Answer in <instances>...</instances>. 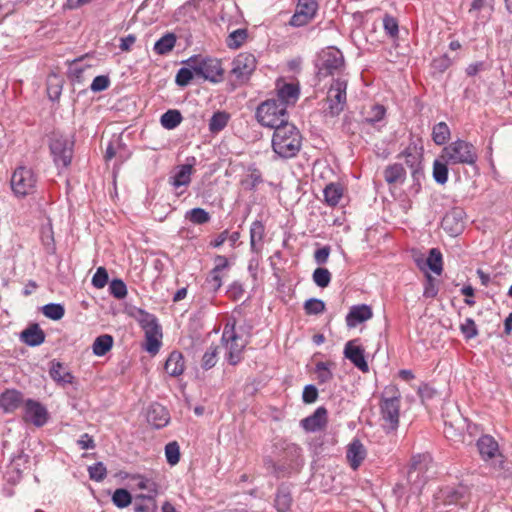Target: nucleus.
I'll return each mask as SVG.
<instances>
[{
    "label": "nucleus",
    "mask_w": 512,
    "mask_h": 512,
    "mask_svg": "<svg viewBox=\"0 0 512 512\" xmlns=\"http://www.w3.org/2000/svg\"><path fill=\"white\" fill-rule=\"evenodd\" d=\"M42 313L51 320H60L64 314L65 309L62 304L59 303H49L42 307Z\"/></svg>",
    "instance_id": "47"
},
{
    "label": "nucleus",
    "mask_w": 512,
    "mask_h": 512,
    "mask_svg": "<svg viewBox=\"0 0 512 512\" xmlns=\"http://www.w3.org/2000/svg\"><path fill=\"white\" fill-rule=\"evenodd\" d=\"M466 219V212L462 207H452L444 215L442 224H458Z\"/></svg>",
    "instance_id": "43"
},
{
    "label": "nucleus",
    "mask_w": 512,
    "mask_h": 512,
    "mask_svg": "<svg viewBox=\"0 0 512 512\" xmlns=\"http://www.w3.org/2000/svg\"><path fill=\"white\" fill-rule=\"evenodd\" d=\"M257 121L265 127L274 128L288 122L287 108L279 104L276 99H269L261 103L256 110Z\"/></svg>",
    "instance_id": "5"
},
{
    "label": "nucleus",
    "mask_w": 512,
    "mask_h": 512,
    "mask_svg": "<svg viewBox=\"0 0 512 512\" xmlns=\"http://www.w3.org/2000/svg\"><path fill=\"white\" fill-rule=\"evenodd\" d=\"M109 291L116 299H124L127 296L126 284L121 279H113L109 285Z\"/></svg>",
    "instance_id": "53"
},
{
    "label": "nucleus",
    "mask_w": 512,
    "mask_h": 512,
    "mask_svg": "<svg viewBox=\"0 0 512 512\" xmlns=\"http://www.w3.org/2000/svg\"><path fill=\"white\" fill-rule=\"evenodd\" d=\"M73 146L74 141L71 138L53 134L50 140V151L58 167L66 168L70 165L73 157Z\"/></svg>",
    "instance_id": "10"
},
{
    "label": "nucleus",
    "mask_w": 512,
    "mask_h": 512,
    "mask_svg": "<svg viewBox=\"0 0 512 512\" xmlns=\"http://www.w3.org/2000/svg\"><path fill=\"white\" fill-rule=\"evenodd\" d=\"M257 67L256 57L249 52L238 54L232 61L231 76L240 84L247 82Z\"/></svg>",
    "instance_id": "11"
},
{
    "label": "nucleus",
    "mask_w": 512,
    "mask_h": 512,
    "mask_svg": "<svg viewBox=\"0 0 512 512\" xmlns=\"http://www.w3.org/2000/svg\"><path fill=\"white\" fill-rule=\"evenodd\" d=\"M271 143L274 153L280 158H293L301 150L302 135L294 124L284 123L274 130Z\"/></svg>",
    "instance_id": "1"
},
{
    "label": "nucleus",
    "mask_w": 512,
    "mask_h": 512,
    "mask_svg": "<svg viewBox=\"0 0 512 512\" xmlns=\"http://www.w3.org/2000/svg\"><path fill=\"white\" fill-rule=\"evenodd\" d=\"M165 456L168 464L176 465L180 460V447L176 441L169 442L165 446Z\"/></svg>",
    "instance_id": "50"
},
{
    "label": "nucleus",
    "mask_w": 512,
    "mask_h": 512,
    "mask_svg": "<svg viewBox=\"0 0 512 512\" xmlns=\"http://www.w3.org/2000/svg\"><path fill=\"white\" fill-rule=\"evenodd\" d=\"M366 457V449L359 439H353L347 446L346 458L353 470H357Z\"/></svg>",
    "instance_id": "21"
},
{
    "label": "nucleus",
    "mask_w": 512,
    "mask_h": 512,
    "mask_svg": "<svg viewBox=\"0 0 512 512\" xmlns=\"http://www.w3.org/2000/svg\"><path fill=\"white\" fill-rule=\"evenodd\" d=\"M37 177L32 168L26 166L17 167L10 179L11 189L18 198H25L34 194Z\"/></svg>",
    "instance_id": "8"
},
{
    "label": "nucleus",
    "mask_w": 512,
    "mask_h": 512,
    "mask_svg": "<svg viewBox=\"0 0 512 512\" xmlns=\"http://www.w3.org/2000/svg\"><path fill=\"white\" fill-rule=\"evenodd\" d=\"M229 121V114L225 111H218L213 114L209 121V130L212 133H218L223 130Z\"/></svg>",
    "instance_id": "40"
},
{
    "label": "nucleus",
    "mask_w": 512,
    "mask_h": 512,
    "mask_svg": "<svg viewBox=\"0 0 512 512\" xmlns=\"http://www.w3.org/2000/svg\"><path fill=\"white\" fill-rule=\"evenodd\" d=\"M323 194L325 202L330 206H335L342 199L344 188L340 183H330L324 188Z\"/></svg>",
    "instance_id": "34"
},
{
    "label": "nucleus",
    "mask_w": 512,
    "mask_h": 512,
    "mask_svg": "<svg viewBox=\"0 0 512 512\" xmlns=\"http://www.w3.org/2000/svg\"><path fill=\"white\" fill-rule=\"evenodd\" d=\"M384 178L388 184L403 183L406 178V171L401 164L394 163L385 168Z\"/></svg>",
    "instance_id": "33"
},
{
    "label": "nucleus",
    "mask_w": 512,
    "mask_h": 512,
    "mask_svg": "<svg viewBox=\"0 0 512 512\" xmlns=\"http://www.w3.org/2000/svg\"><path fill=\"white\" fill-rule=\"evenodd\" d=\"M186 63L197 76L204 80L214 84L223 81L225 71L217 58L193 56Z\"/></svg>",
    "instance_id": "4"
},
{
    "label": "nucleus",
    "mask_w": 512,
    "mask_h": 512,
    "mask_svg": "<svg viewBox=\"0 0 512 512\" xmlns=\"http://www.w3.org/2000/svg\"><path fill=\"white\" fill-rule=\"evenodd\" d=\"M292 504V497L289 491L278 489L275 496V508L278 512H287Z\"/></svg>",
    "instance_id": "41"
},
{
    "label": "nucleus",
    "mask_w": 512,
    "mask_h": 512,
    "mask_svg": "<svg viewBox=\"0 0 512 512\" xmlns=\"http://www.w3.org/2000/svg\"><path fill=\"white\" fill-rule=\"evenodd\" d=\"M347 80L337 78L331 84L327 92V110L331 116L339 115L346 105Z\"/></svg>",
    "instance_id": "12"
},
{
    "label": "nucleus",
    "mask_w": 512,
    "mask_h": 512,
    "mask_svg": "<svg viewBox=\"0 0 512 512\" xmlns=\"http://www.w3.org/2000/svg\"><path fill=\"white\" fill-rule=\"evenodd\" d=\"M438 293V288L435 284L434 278L430 274H426V281L424 284L423 296L425 298H434Z\"/></svg>",
    "instance_id": "60"
},
{
    "label": "nucleus",
    "mask_w": 512,
    "mask_h": 512,
    "mask_svg": "<svg viewBox=\"0 0 512 512\" xmlns=\"http://www.w3.org/2000/svg\"><path fill=\"white\" fill-rule=\"evenodd\" d=\"M182 119V115L178 110L171 109L161 116L160 123L165 129L172 130L182 122Z\"/></svg>",
    "instance_id": "39"
},
{
    "label": "nucleus",
    "mask_w": 512,
    "mask_h": 512,
    "mask_svg": "<svg viewBox=\"0 0 512 512\" xmlns=\"http://www.w3.org/2000/svg\"><path fill=\"white\" fill-rule=\"evenodd\" d=\"M265 226H251L250 237H251V248L255 252H259L262 249L264 242Z\"/></svg>",
    "instance_id": "44"
},
{
    "label": "nucleus",
    "mask_w": 512,
    "mask_h": 512,
    "mask_svg": "<svg viewBox=\"0 0 512 512\" xmlns=\"http://www.w3.org/2000/svg\"><path fill=\"white\" fill-rule=\"evenodd\" d=\"M304 310L307 315H318L325 311V303L316 298H311L304 303Z\"/></svg>",
    "instance_id": "52"
},
{
    "label": "nucleus",
    "mask_w": 512,
    "mask_h": 512,
    "mask_svg": "<svg viewBox=\"0 0 512 512\" xmlns=\"http://www.w3.org/2000/svg\"><path fill=\"white\" fill-rule=\"evenodd\" d=\"M327 409L318 407L314 413L301 420L300 425L306 432H316L324 429L328 423Z\"/></svg>",
    "instance_id": "19"
},
{
    "label": "nucleus",
    "mask_w": 512,
    "mask_h": 512,
    "mask_svg": "<svg viewBox=\"0 0 512 512\" xmlns=\"http://www.w3.org/2000/svg\"><path fill=\"white\" fill-rule=\"evenodd\" d=\"M153 494H138L135 496L134 512H157L158 505Z\"/></svg>",
    "instance_id": "32"
},
{
    "label": "nucleus",
    "mask_w": 512,
    "mask_h": 512,
    "mask_svg": "<svg viewBox=\"0 0 512 512\" xmlns=\"http://www.w3.org/2000/svg\"><path fill=\"white\" fill-rule=\"evenodd\" d=\"M110 83L111 82H110V79L108 76L99 75L93 79V81L90 85V89L93 92H101V91L106 90L110 86Z\"/></svg>",
    "instance_id": "58"
},
{
    "label": "nucleus",
    "mask_w": 512,
    "mask_h": 512,
    "mask_svg": "<svg viewBox=\"0 0 512 512\" xmlns=\"http://www.w3.org/2000/svg\"><path fill=\"white\" fill-rule=\"evenodd\" d=\"M222 278L223 272L213 268L206 279L209 289L213 292H217L222 286Z\"/></svg>",
    "instance_id": "54"
},
{
    "label": "nucleus",
    "mask_w": 512,
    "mask_h": 512,
    "mask_svg": "<svg viewBox=\"0 0 512 512\" xmlns=\"http://www.w3.org/2000/svg\"><path fill=\"white\" fill-rule=\"evenodd\" d=\"M146 417L148 423L157 429L165 427L170 420L169 412L159 403H153L148 407Z\"/></svg>",
    "instance_id": "20"
},
{
    "label": "nucleus",
    "mask_w": 512,
    "mask_h": 512,
    "mask_svg": "<svg viewBox=\"0 0 512 512\" xmlns=\"http://www.w3.org/2000/svg\"><path fill=\"white\" fill-rule=\"evenodd\" d=\"M358 340L348 341L344 348V356L362 372H368L369 366L365 360L364 349L357 344Z\"/></svg>",
    "instance_id": "18"
},
{
    "label": "nucleus",
    "mask_w": 512,
    "mask_h": 512,
    "mask_svg": "<svg viewBox=\"0 0 512 512\" xmlns=\"http://www.w3.org/2000/svg\"><path fill=\"white\" fill-rule=\"evenodd\" d=\"M477 448L483 461L494 466L501 467L504 456L499 450L498 442L490 435H483L477 440Z\"/></svg>",
    "instance_id": "13"
},
{
    "label": "nucleus",
    "mask_w": 512,
    "mask_h": 512,
    "mask_svg": "<svg viewBox=\"0 0 512 512\" xmlns=\"http://www.w3.org/2000/svg\"><path fill=\"white\" fill-rule=\"evenodd\" d=\"M127 479L134 482V487L138 490H146L147 494H153L154 496H158L159 494V484L153 480L152 478L147 477L142 474H128L126 476Z\"/></svg>",
    "instance_id": "26"
},
{
    "label": "nucleus",
    "mask_w": 512,
    "mask_h": 512,
    "mask_svg": "<svg viewBox=\"0 0 512 512\" xmlns=\"http://www.w3.org/2000/svg\"><path fill=\"white\" fill-rule=\"evenodd\" d=\"M277 101L279 104L293 106L299 99L300 87L298 83H287L283 79L276 81Z\"/></svg>",
    "instance_id": "17"
},
{
    "label": "nucleus",
    "mask_w": 512,
    "mask_h": 512,
    "mask_svg": "<svg viewBox=\"0 0 512 512\" xmlns=\"http://www.w3.org/2000/svg\"><path fill=\"white\" fill-rule=\"evenodd\" d=\"M193 170L192 164L179 165L175 174L170 177V183L175 188L189 185Z\"/></svg>",
    "instance_id": "31"
},
{
    "label": "nucleus",
    "mask_w": 512,
    "mask_h": 512,
    "mask_svg": "<svg viewBox=\"0 0 512 512\" xmlns=\"http://www.w3.org/2000/svg\"><path fill=\"white\" fill-rule=\"evenodd\" d=\"M113 337L109 334L98 336L92 345L93 353L96 356H104L113 347Z\"/></svg>",
    "instance_id": "35"
},
{
    "label": "nucleus",
    "mask_w": 512,
    "mask_h": 512,
    "mask_svg": "<svg viewBox=\"0 0 512 512\" xmlns=\"http://www.w3.org/2000/svg\"><path fill=\"white\" fill-rule=\"evenodd\" d=\"M401 395L397 388H385L380 401L382 426L387 432L395 431L399 426Z\"/></svg>",
    "instance_id": "2"
},
{
    "label": "nucleus",
    "mask_w": 512,
    "mask_h": 512,
    "mask_svg": "<svg viewBox=\"0 0 512 512\" xmlns=\"http://www.w3.org/2000/svg\"><path fill=\"white\" fill-rule=\"evenodd\" d=\"M185 218L193 224H205L210 221V214L202 208H193L187 211Z\"/></svg>",
    "instance_id": "46"
},
{
    "label": "nucleus",
    "mask_w": 512,
    "mask_h": 512,
    "mask_svg": "<svg viewBox=\"0 0 512 512\" xmlns=\"http://www.w3.org/2000/svg\"><path fill=\"white\" fill-rule=\"evenodd\" d=\"M131 493L124 488H118L112 495V502L117 508H126L132 503Z\"/></svg>",
    "instance_id": "42"
},
{
    "label": "nucleus",
    "mask_w": 512,
    "mask_h": 512,
    "mask_svg": "<svg viewBox=\"0 0 512 512\" xmlns=\"http://www.w3.org/2000/svg\"><path fill=\"white\" fill-rule=\"evenodd\" d=\"M50 377L60 386L72 384L74 376L66 370L61 362L53 360L49 369Z\"/></svg>",
    "instance_id": "27"
},
{
    "label": "nucleus",
    "mask_w": 512,
    "mask_h": 512,
    "mask_svg": "<svg viewBox=\"0 0 512 512\" xmlns=\"http://www.w3.org/2000/svg\"><path fill=\"white\" fill-rule=\"evenodd\" d=\"M141 327L145 332V350L150 354L158 353L161 346L162 330L154 315L141 311Z\"/></svg>",
    "instance_id": "9"
},
{
    "label": "nucleus",
    "mask_w": 512,
    "mask_h": 512,
    "mask_svg": "<svg viewBox=\"0 0 512 512\" xmlns=\"http://www.w3.org/2000/svg\"><path fill=\"white\" fill-rule=\"evenodd\" d=\"M402 156L405 157V163L411 168H414L416 165L420 163V155L414 154L412 152L411 146L407 147L402 153Z\"/></svg>",
    "instance_id": "63"
},
{
    "label": "nucleus",
    "mask_w": 512,
    "mask_h": 512,
    "mask_svg": "<svg viewBox=\"0 0 512 512\" xmlns=\"http://www.w3.org/2000/svg\"><path fill=\"white\" fill-rule=\"evenodd\" d=\"M23 403V394L16 389H6L0 394V408L5 413H12Z\"/></svg>",
    "instance_id": "22"
},
{
    "label": "nucleus",
    "mask_w": 512,
    "mask_h": 512,
    "mask_svg": "<svg viewBox=\"0 0 512 512\" xmlns=\"http://www.w3.org/2000/svg\"><path fill=\"white\" fill-rule=\"evenodd\" d=\"M176 43V36L173 33H167L154 44V52L158 55H165L170 52Z\"/></svg>",
    "instance_id": "37"
},
{
    "label": "nucleus",
    "mask_w": 512,
    "mask_h": 512,
    "mask_svg": "<svg viewBox=\"0 0 512 512\" xmlns=\"http://www.w3.org/2000/svg\"><path fill=\"white\" fill-rule=\"evenodd\" d=\"M88 473L91 480L101 482L107 476V469L102 462H97L88 467Z\"/></svg>",
    "instance_id": "51"
},
{
    "label": "nucleus",
    "mask_w": 512,
    "mask_h": 512,
    "mask_svg": "<svg viewBox=\"0 0 512 512\" xmlns=\"http://www.w3.org/2000/svg\"><path fill=\"white\" fill-rule=\"evenodd\" d=\"M432 464L429 454L413 456L408 470V481L412 486L420 488L427 480L426 473Z\"/></svg>",
    "instance_id": "14"
},
{
    "label": "nucleus",
    "mask_w": 512,
    "mask_h": 512,
    "mask_svg": "<svg viewBox=\"0 0 512 512\" xmlns=\"http://www.w3.org/2000/svg\"><path fill=\"white\" fill-rule=\"evenodd\" d=\"M441 153L450 165L475 166L478 161L476 147L466 140L457 139L445 146Z\"/></svg>",
    "instance_id": "3"
},
{
    "label": "nucleus",
    "mask_w": 512,
    "mask_h": 512,
    "mask_svg": "<svg viewBox=\"0 0 512 512\" xmlns=\"http://www.w3.org/2000/svg\"><path fill=\"white\" fill-rule=\"evenodd\" d=\"M314 283L321 288L327 287L331 282V273L327 268H316L312 274Z\"/></svg>",
    "instance_id": "48"
},
{
    "label": "nucleus",
    "mask_w": 512,
    "mask_h": 512,
    "mask_svg": "<svg viewBox=\"0 0 512 512\" xmlns=\"http://www.w3.org/2000/svg\"><path fill=\"white\" fill-rule=\"evenodd\" d=\"M334 366L332 362H318L315 366V373L319 383H326L332 380L333 373L331 367Z\"/></svg>",
    "instance_id": "45"
},
{
    "label": "nucleus",
    "mask_w": 512,
    "mask_h": 512,
    "mask_svg": "<svg viewBox=\"0 0 512 512\" xmlns=\"http://www.w3.org/2000/svg\"><path fill=\"white\" fill-rule=\"evenodd\" d=\"M248 38V30L246 28H239L229 33L226 38V45L230 49L240 48Z\"/></svg>",
    "instance_id": "36"
},
{
    "label": "nucleus",
    "mask_w": 512,
    "mask_h": 512,
    "mask_svg": "<svg viewBox=\"0 0 512 512\" xmlns=\"http://www.w3.org/2000/svg\"><path fill=\"white\" fill-rule=\"evenodd\" d=\"M218 347L210 346L204 353L201 361V367L205 370L213 368L217 363Z\"/></svg>",
    "instance_id": "49"
},
{
    "label": "nucleus",
    "mask_w": 512,
    "mask_h": 512,
    "mask_svg": "<svg viewBox=\"0 0 512 512\" xmlns=\"http://www.w3.org/2000/svg\"><path fill=\"white\" fill-rule=\"evenodd\" d=\"M316 65L319 77L341 74L345 69L343 53L335 47H327L320 52Z\"/></svg>",
    "instance_id": "7"
},
{
    "label": "nucleus",
    "mask_w": 512,
    "mask_h": 512,
    "mask_svg": "<svg viewBox=\"0 0 512 512\" xmlns=\"http://www.w3.org/2000/svg\"><path fill=\"white\" fill-rule=\"evenodd\" d=\"M318 398V391L317 388L312 385H306L303 389L302 393V400L306 404L314 403Z\"/></svg>",
    "instance_id": "61"
},
{
    "label": "nucleus",
    "mask_w": 512,
    "mask_h": 512,
    "mask_svg": "<svg viewBox=\"0 0 512 512\" xmlns=\"http://www.w3.org/2000/svg\"><path fill=\"white\" fill-rule=\"evenodd\" d=\"M450 128L445 122H439L432 128V140L436 145H444L450 138Z\"/></svg>",
    "instance_id": "38"
},
{
    "label": "nucleus",
    "mask_w": 512,
    "mask_h": 512,
    "mask_svg": "<svg viewBox=\"0 0 512 512\" xmlns=\"http://www.w3.org/2000/svg\"><path fill=\"white\" fill-rule=\"evenodd\" d=\"M165 371L173 377H177L184 372L185 361L182 353L173 351L165 362Z\"/></svg>",
    "instance_id": "29"
},
{
    "label": "nucleus",
    "mask_w": 512,
    "mask_h": 512,
    "mask_svg": "<svg viewBox=\"0 0 512 512\" xmlns=\"http://www.w3.org/2000/svg\"><path fill=\"white\" fill-rule=\"evenodd\" d=\"M450 162L443 157V154L440 155L433 162V170L432 175L436 183L440 185H444L448 181V166Z\"/></svg>",
    "instance_id": "30"
},
{
    "label": "nucleus",
    "mask_w": 512,
    "mask_h": 512,
    "mask_svg": "<svg viewBox=\"0 0 512 512\" xmlns=\"http://www.w3.org/2000/svg\"><path fill=\"white\" fill-rule=\"evenodd\" d=\"M107 282H108L107 270L104 267H98L95 274L92 277V285L97 289H101L106 286Z\"/></svg>",
    "instance_id": "57"
},
{
    "label": "nucleus",
    "mask_w": 512,
    "mask_h": 512,
    "mask_svg": "<svg viewBox=\"0 0 512 512\" xmlns=\"http://www.w3.org/2000/svg\"><path fill=\"white\" fill-rule=\"evenodd\" d=\"M460 330L467 339L475 338L478 335L477 326L472 318H466L461 324Z\"/></svg>",
    "instance_id": "56"
},
{
    "label": "nucleus",
    "mask_w": 512,
    "mask_h": 512,
    "mask_svg": "<svg viewBox=\"0 0 512 512\" xmlns=\"http://www.w3.org/2000/svg\"><path fill=\"white\" fill-rule=\"evenodd\" d=\"M415 262L420 270H424L425 266H427L436 275H441L443 271L442 253L437 248L430 249L428 258L425 263L421 258L415 259Z\"/></svg>",
    "instance_id": "24"
},
{
    "label": "nucleus",
    "mask_w": 512,
    "mask_h": 512,
    "mask_svg": "<svg viewBox=\"0 0 512 512\" xmlns=\"http://www.w3.org/2000/svg\"><path fill=\"white\" fill-rule=\"evenodd\" d=\"M386 109L383 105L375 104L371 107V110L366 117V120L370 123H375L382 120L385 116Z\"/></svg>",
    "instance_id": "59"
},
{
    "label": "nucleus",
    "mask_w": 512,
    "mask_h": 512,
    "mask_svg": "<svg viewBox=\"0 0 512 512\" xmlns=\"http://www.w3.org/2000/svg\"><path fill=\"white\" fill-rule=\"evenodd\" d=\"M319 5L317 0H298L295 13L291 17L290 24L301 27L313 20Z\"/></svg>",
    "instance_id": "16"
},
{
    "label": "nucleus",
    "mask_w": 512,
    "mask_h": 512,
    "mask_svg": "<svg viewBox=\"0 0 512 512\" xmlns=\"http://www.w3.org/2000/svg\"><path fill=\"white\" fill-rule=\"evenodd\" d=\"M23 420L36 427L44 426L49 418L46 407L39 401L27 399L23 406Z\"/></svg>",
    "instance_id": "15"
},
{
    "label": "nucleus",
    "mask_w": 512,
    "mask_h": 512,
    "mask_svg": "<svg viewBox=\"0 0 512 512\" xmlns=\"http://www.w3.org/2000/svg\"><path fill=\"white\" fill-rule=\"evenodd\" d=\"M222 343L225 347V358L231 365H237L243 358L247 341L235 331V321L227 322L222 333Z\"/></svg>",
    "instance_id": "6"
},
{
    "label": "nucleus",
    "mask_w": 512,
    "mask_h": 512,
    "mask_svg": "<svg viewBox=\"0 0 512 512\" xmlns=\"http://www.w3.org/2000/svg\"><path fill=\"white\" fill-rule=\"evenodd\" d=\"M263 182L262 172L254 165L249 166L240 179V185L246 191H256Z\"/></svg>",
    "instance_id": "23"
},
{
    "label": "nucleus",
    "mask_w": 512,
    "mask_h": 512,
    "mask_svg": "<svg viewBox=\"0 0 512 512\" xmlns=\"http://www.w3.org/2000/svg\"><path fill=\"white\" fill-rule=\"evenodd\" d=\"M21 340L28 346H39L45 341V333L38 324H32L21 332Z\"/></svg>",
    "instance_id": "28"
},
{
    "label": "nucleus",
    "mask_w": 512,
    "mask_h": 512,
    "mask_svg": "<svg viewBox=\"0 0 512 512\" xmlns=\"http://www.w3.org/2000/svg\"><path fill=\"white\" fill-rule=\"evenodd\" d=\"M384 29L390 36L394 37L398 34V23L397 20L389 15H386L383 19Z\"/></svg>",
    "instance_id": "62"
},
{
    "label": "nucleus",
    "mask_w": 512,
    "mask_h": 512,
    "mask_svg": "<svg viewBox=\"0 0 512 512\" xmlns=\"http://www.w3.org/2000/svg\"><path fill=\"white\" fill-rule=\"evenodd\" d=\"M372 316V310L368 305L363 304L353 306L346 316V324L348 327L353 328L358 324L369 320Z\"/></svg>",
    "instance_id": "25"
},
{
    "label": "nucleus",
    "mask_w": 512,
    "mask_h": 512,
    "mask_svg": "<svg viewBox=\"0 0 512 512\" xmlns=\"http://www.w3.org/2000/svg\"><path fill=\"white\" fill-rule=\"evenodd\" d=\"M194 71L189 68H180L176 74L175 82L180 87L187 86L193 79Z\"/></svg>",
    "instance_id": "55"
},
{
    "label": "nucleus",
    "mask_w": 512,
    "mask_h": 512,
    "mask_svg": "<svg viewBox=\"0 0 512 512\" xmlns=\"http://www.w3.org/2000/svg\"><path fill=\"white\" fill-rule=\"evenodd\" d=\"M435 394L436 390L428 384H422L418 388V395L423 402L432 399Z\"/></svg>",
    "instance_id": "64"
}]
</instances>
